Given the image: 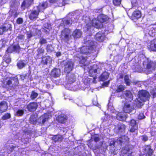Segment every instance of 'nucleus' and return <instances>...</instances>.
I'll return each instance as SVG.
<instances>
[{
    "label": "nucleus",
    "mask_w": 156,
    "mask_h": 156,
    "mask_svg": "<svg viewBox=\"0 0 156 156\" xmlns=\"http://www.w3.org/2000/svg\"><path fill=\"white\" fill-rule=\"evenodd\" d=\"M108 19V17L106 15H101L98 17V20L94 19L92 20V23H88L86 25L87 30H88L92 26L97 28H101L103 27L102 23L106 22Z\"/></svg>",
    "instance_id": "obj_1"
},
{
    "label": "nucleus",
    "mask_w": 156,
    "mask_h": 156,
    "mask_svg": "<svg viewBox=\"0 0 156 156\" xmlns=\"http://www.w3.org/2000/svg\"><path fill=\"white\" fill-rule=\"evenodd\" d=\"M2 83L5 88L9 87L10 89H15L18 87L19 81L17 76L9 78L7 77L3 79Z\"/></svg>",
    "instance_id": "obj_2"
},
{
    "label": "nucleus",
    "mask_w": 156,
    "mask_h": 156,
    "mask_svg": "<svg viewBox=\"0 0 156 156\" xmlns=\"http://www.w3.org/2000/svg\"><path fill=\"white\" fill-rule=\"evenodd\" d=\"M48 5L46 2H44L40 3L38 6H37L36 9H34L30 11L29 15L30 20H34L36 19L38 16L39 12L46 8Z\"/></svg>",
    "instance_id": "obj_3"
},
{
    "label": "nucleus",
    "mask_w": 156,
    "mask_h": 156,
    "mask_svg": "<svg viewBox=\"0 0 156 156\" xmlns=\"http://www.w3.org/2000/svg\"><path fill=\"white\" fill-rule=\"evenodd\" d=\"M88 46H83L80 48V51L81 53L88 54L93 53L96 51V46L92 42Z\"/></svg>",
    "instance_id": "obj_4"
},
{
    "label": "nucleus",
    "mask_w": 156,
    "mask_h": 156,
    "mask_svg": "<svg viewBox=\"0 0 156 156\" xmlns=\"http://www.w3.org/2000/svg\"><path fill=\"white\" fill-rule=\"evenodd\" d=\"M129 125L130 126L129 131L132 133H135L133 134L134 136H137L138 134V125L136 121L133 119H131L129 122Z\"/></svg>",
    "instance_id": "obj_5"
},
{
    "label": "nucleus",
    "mask_w": 156,
    "mask_h": 156,
    "mask_svg": "<svg viewBox=\"0 0 156 156\" xmlns=\"http://www.w3.org/2000/svg\"><path fill=\"white\" fill-rule=\"evenodd\" d=\"M74 64L70 60H67L64 64V72L69 73L73 69Z\"/></svg>",
    "instance_id": "obj_6"
},
{
    "label": "nucleus",
    "mask_w": 156,
    "mask_h": 156,
    "mask_svg": "<svg viewBox=\"0 0 156 156\" xmlns=\"http://www.w3.org/2000/svg\"><path fill=\"white\" fill-rule=\"evenodd\" d=\"M133 108V104L130 101L129 102H126L124 103L122 108L123 111L126 113H129L131 112Z\"/></svg>",
    "instance_id": "obj_7"
},
{
    "label": "nucleus",
    "mask_w": 156,
    "mask_h": 156,
    "mask_svg": "<svg viewBox=\"0 0 156 156\" xmlns=\"http://www.w3.org/2000/svg\"><path fill=\"white\" fill-rule=\"evenodd\" d=\"M126 125L122 122H119L117 124L115 129L118 133L120 134H123L125 132L126 129Z\"/></svg>",
    "instance_id": "obj_8"
},
{
    "label": "nucleus",
    "mask_w": 156,
    "mask_h": 156,
    "mask_svg": "<svg viewBox=\"0 0 156 156\" xmlns=\"http://www.w3.org/2000/svg\"><path fill=\"white\" fill-rule=\"evenodd\" d=\"M150 96L149 92L145 90H141L139 92V98L143 101L148 100Z\"/></svg>",
    "instance_id": "obj_9"
},
{
    "label": "nucleus",
    "mask_w": 156,
    "mask_h": 156,
    "mask_svg": "<svg viewBox=\"0 0 156 156\" xmlns=\"http://www.w3.org/2000/svg\"><path fill=\"white\" fill-rule=\"evenodd\" d=\"M68 119V118L66 115L61 114L58 115L56 117V120L59 123L65 124L67 122Z\"/></svg>",
    "instance_id": "obj_10"
},
{
    "label": "nucleus",
    "mask_w": 156,
    "mask_h": 156,
    "mask_svg": "<svg viewBox=\"0 0 156 156\" xmlns=\"http://www.w3.org/2000/svg\"><path fill=\"white\" fill-rule=\"evenodd\" d=\"M38 106L37 103L34 102H31L27 105V108L29 112H34L37 109Z\"/></svg>",
    "instance_id": "obj_11"
},
{
    "label": "nucleus",
    "mask_w": 156,
    "mask_h": 156,
    "mask_svg": "<svg viewBox=\"0 0 156 156\" xmlns=\"http://www.w3.org/2000/svg\"><path fill=\"white\" fill-rule=\"evenodd\" d=\"M70 33L71 30L69 29L65 28L62 31L60 38L62 39L68 38Z\"/></svg>",
    "instance_id": "obj_12"
},
{
    "label": "nucleus",
    "mask_w": 156,
    "mask_h": 156,
    "mask_svg": "<svg viewBox=\"0 0 156 156\" xmlns=\"http://www.w3.org/2000/svg\"><path fill=\"white\" fill-rule=\"evenodd\" d=\"M8 108V103L6 101H3L0 102V113L5 112Z\"/></svg>",
    "instance_id": "obj_13"
},
{
    "label": "nucleus",
    "mask_w": 156,
    "mask_h": 156,
    "mask_svg": "<svg viewBox=\"0 0 156 156\" xmlns=\"http://www.w3.org/2000/svg\"><path fill=\"white\" fill-rule=\"evenodd\" d=\"M60 73V69L54 68L51 71L50 75L51 76L56 78L59 76Z\"/></svg>",
    "instance_id": "obj_14"
},
{
    "label": "nucleus",
    "mask_w": 156,
    "mask_h": 156,
    "mask_svg": "<svg viewBox=\"0 0 156 156\" xmlns=\"http://www.w3.org/2000/svg\"><path fill=\"white\" fill-rule=\"evenodd\" d=\"M147 47L150 51H156V40H152L148 43Z\"/></svg>",
    "instance_id": "obj_15"
},
{
    "label": "nucleus",
    "mask_w": 156,
    "mask_h": 156,
    "mask_svg": "<svg viewBox=\"0 0 156 156\" xmlns=\"http://www.w3.org/2000/svg\"><path fill=\"white\" fill-rule=\"evenodd\" d=\"M63 137L60 135H54L51 137V140L55 143L56 142L61 143L63 140Z\"/></svg>",
    "instance_id": "obj_16"
},
{
    "label": "nucleus",
    "mask_w": 156,
    "mask_h": 156,
    "mask_svg": "<svg viewBox=\"0 0 156 156\" xmlns=\"http://www.w3.org/2000/svg\"><path fill=\"white\" fill-rule=\"evenodd\" d=\"M130 148L128 146L123 147L121 151V154L122 156H129V152Z\"/></svg>",
    "instance_id": "obj_17"
},
{
    "label": "nucleus",
    "mask_w": 156,
    "mask_h": 156,
    "mask_svg": "<svg viewBox=\"0 0 156 156\" xmlns=\"http://www.w3.org/2000/svg\"><path fill=\"white\" fill-rule=\"evenodd\" d=\"M51 61V58L50 56H43L41 58V63L43 65H47L48 62Z\"/></svg>",
    "instance_id": "obj_18"
},
{
    "label": "nucleus",
    "mask_w": 156,
    "mask_h": 156,
    "mask_svg": "<svg viewBox=\"0 0 156 156\" xmlns=\"http://www.w3.org/2000/svg\"><path fill=\"white\" fill-rule=\"evenodd\" d=\"M11 25L7 24L4 26L0 27V34H2L4 32L11 30Z\"/></svg>",
    "instance_id": "obj_19"
},
{
    "label": "nucleus",
    "mask_w": 156,
    "mask_h": 156,
    "mask_svg": "<svg viewBox=\"0 0 156 156\" xmlns=\"http://www.w3.org/2000/svg\"><path fill=\"white\" fill-rule=\"evenodd\" d=\"M34 0H25L22 3L21 7L22 9H24L26 8L29 7L32 3Z\"/></svg>",
    "instance_id": "obj_20"
},
{
    "label": "nucleus",
    "mask_w": 156,
    "mask_h": 156,
    "mask_svg": "<svg viewBox=\"0 0 156 156\" xmlns=\"http://www.w3.org/2000/svg\"><path fill=\"white\" fill-rule=\"evenodd\" d=\"M144 151L147 152L148 156H152L154 153L153 151L151 148V146L149 145L146 146L144 149Z\"/></svg>",
    "instance_id": "obj_21"
},
{
    "label": "nucleus",
    "mask_w": 156,
    "mask_h": 156,
    "mask_svg": "<svg viewBox=\"0 0 156 156\" xmlns=\"http://www.w3.org/2000/svg\"><path fill=\"white\" fill-rule=\"evenodd\" d=\"M82 35V32L79 30L76 29L73 32L72 36L74 38H80Z\"/></svg>",
    "instance_id": "obj_22"
},
{
    "label": "nucleus",
    "mask_w": 156,
    "mask_h": 156,
    "mask_svg": "<svg viewBox=\"0 0 156 156\" xmlns=\"http://www.w3.org/2000/svg\"><path fill=\"white\" fill-rule=\"evenodd\" d=\"M67 80L68 82L69 83L71 84L74 83L76 80V76L74 74H71L69 76L67 77Z\"/></svg>",
    "instance_id": "obj_23"
},
{
    "label": "nucleus",
    "mask_w": 156,
    "mask_h": 156,
    "mask_svg": "<svg viewBox=\"0 0 156 156\" xmlns=\"http://www.w3.org/2000/svg\"><path fill=\"white\" fill-rule=\"evenodd\" d=\"M23 60L19 61L17 63V66L20 69H22L26 65V63L24 62Z\"/></svg>",
    "instance_id": "obj_24"
},
{
    "label": "nucleus",
    "mask_w": 156,
    "mask_h": 156,
    "mask_svg": "<svg viewBox=\"0 0 156 156\" xmlns=\"http://www.w3.org/2000/svg\"><path fill=\"white\" fill-rule=\"evenodd\" d=\"M12 46L14 52L17 53H19L20 48L18 43L16 44L13 43L12 44Z\"/></svg>",
    "instance_id": "obj_25"
},
{
    "label": "nucleus",
    "mask_w": 156,
    "mask_h": 156,
    "mask_svg": "<svg viewBox=\"0 0 156 156\" xmlns=\"http://www.w3.org/2000/svg\"><path fill=\"white\" fill-rule=\"evenodd\" d=\"M119 140L121 144L125 142L127 143L129 141V138L127 136L124 135L120 137Z\"/></svg>",
    "instance_id": "obj_26"
},
{
    "label": "nucleus",
    "mask_w": 156,
    "mask_h": 156,
    "mask_svg": "<svg viewBox=\"0 0 156 156\" xmlns=\"http://www.w3.org/2000/svg\"><path fill=\"white\" fill-rule=\"evenodd\" d=\"M87 57L82 56L79 58V63L82 65V66H85L86 65V62L87 61Z\"/></svg>",
    "instance_id": "obj_27"
},
{
    "label": "nucleus",
    "mask_w": 156,
    "mask_h": 156,
    "mask_svg": "<svg viewBox=\"0 0 156 156\" xmlns=\"http://www.w3.org/2000/svg\"><path fill=\"white\" fill-rule=\"evenodd\" d=\"M109 76V74L107 72H103L101 75V80L104 81L107 80Z\"/></svg>",
    "instance_id": "obj_28"
},
{
    "label": "nucleus",
    "mask_w": 156,
    "mask_h": 156,
    "mask_svg": "<svg viewBox=\"0 0 156 156\" xmlns=\"http://www.w3.org/2000/svg\"><path fill=\"white\" fill-rule=\"evenodd\" d=\"M141 13L139 11H134L132 14V17L135 19H138L141 17Z\"/></svg>",
    "instance_id": "obj_29"
},
{
    "label": "nucleus",
    "mask_w": 156,
    "mask_h": 156,
    "mask_svg": "<svg viewBox=\"0 0 156 156\" xmlns=\"http://www.w3.org/2000/svg\"><path fill=\"white\" fill-rule=\"evenodd\" d=\"M125 89V87L124 86L120 85L118 86L115 90V92L116 93H119L120 92H123Z\"/></svg>",
    "instance_id": "obj_30"
},
{
    "label": "nucleus",
    "mask_w": 156,
    "mask_h": 156,
    "mask_svg": "<svg viewBox=\"0 0 156 156\" xmlns=\"http://www.w3.org/2000/svg\"><path fill=\"white\" fill-rule=\"evenodd\" d=\"M116 118L119 121H124L126 120V117L121 114H118L117 115Z\"/></svg>",
    "instance_id": "obj_31"
},
{
    "label": "nucleus",
    "mask_w": 156,
    "mask_h": 156,
    "mask_svg": "<svg viewBox=\"0 0 156 156\" xmlns=\"http://www.w3.org/2000/svg\"><path fill=\"white\" fill-rule=\"evenodd\" d=\"M124 82L126 85L129 86L130 84V81L128 75H126L124 76Z\"/></svg>",
    "instance_id": "obj_32"
},
{
    "label": "nucleus",
    "mask_w": 156,
    "mask_h": 156,
    "mask_svg": "<svg viewBox=\"0 0 156 156\" xmlns=\"http://www.w3.org/2000/svg\"><path fill=\"white\" fill-rule=\"evenodd\" d=\"M125 95L128 98L133 100V95L129 90H126L125 91Z\"/></svg>",
    "instance_id": "obj_33"
},
{
    "label": "nucleus",
    "mask_w": 156,
    "mask_h": 156,
    "mask_svg": "<svg viewBox=\"0 0 156 156\" xmlns=\"http://www.w3.org/2000/svg\"><path fill=\"white\" fill-rule=\"evenodd\" d=\"M38 95V94L37 93L35 92L33 90L31 92L30 98L31 99L34 100L37 98Z\"/></svg>",
    "instance_id": "obj_34"
},
{
    "label": "nucleus",
    "mask_w": 156,
    "mask_h": 156,
    "mask_svg": "<svg viewBox=\"0 0 156 156\" xmlns=\"http://www.w3.org/2000/svg\"><path fill=\"white\" fill-rule=\"evenodd\" d=\"M24 113L23 110L18 109L16 112V115L17 116L20 117L23 116Z\"/></svg>",
    "instance_id": "obj_35"
},
{
    "label": "nucleus",
    "mask_w": 156,
    "mask_h": 156,
    "mask_svg": "<svg viewBox=\"0 0 156 156\" xmlns=\"http://www.w3.org/2000/svg\"><path fill=\"white\" fill-rule=\"evenodd\" d=\"M4 60L7 63H9L11 62V58L9 56H8L6 55H4Z\"/></svg>",
    "instance_id": "obj_36"
},
{
    "label": "nucleus",
    "mask_w": 156,
    "mask_h": 156,
    "mask_svg": "<svg viewBox=\"0 0 156 156\" xmlns=\"http://www.w3.org/2000/svg\"><path fill=\"white\" fill-rule=\"evenodd\" d=\"M37 51V55H43L45 52L44 49L41 48H38Z\"/></svg>",
    "instance_id": "obj_37"
},
{
    "label": "nucleus",
    "mask_w": 156,
    "mask_h": 156,
    "mask_svg": "<svg viewBox=\"0 0 156 156\" xmlns=\"http://www.w3.org/2000/svg\"><path fill=\"white\" fill-rule=\"evenodd\" d=\"M11 117V116L10 114L7 113L2 116V119L3 120H5L10 118Z\"/></svg>",
    "instance_id": "obj_38"
},
{
    "label": "nucleus",
    "mask_w": 156,
    "mask_h": 156,
    "mask_svg": "<svg viewBox=\"0 0 156 156\" xmlns=\"http://www.w3.org/2000/svg\"><path fill=\"white\" fill-rule=\"evenodd\" d=\"M53 47L51 44H48L47 45V47H46V49L47 51L48 52H52L53 50Z\"/></svg>",
    "instance_id": "obj_39"
},
{
    "label": "nucleus",
    "mask_w": 156,
    "mask_h": 156,
    "mask_svg": "<svg viewBox=\"0 0 156 156\" xmlns=\"http://www.w3.org/2000/svg\"><path fill=\"white\" fill-rule=\"evenodd\" d=\"M42 118V122L44 124L45 122L48 119V116L46 114H44L41 117Z\"/></svg>",
    "instance_id": "obj_40"
},
{
    "label": "nucleus",
    "mask_w": 156,
    "mask_h": 156,
    "mask_svg": "<svg viewBox=\"0 0 156 156\" xmlns=\"http://www.w3.org/2000/svg\"><path fill=\"white\" fill-rule=\"evenodd\" d=\"M104 35L101 33H97L95 36L96 39H101L104 38Z\"/></svg>",
    "instance_id": "obj_41"
},
{
    "label": "nucleus",
    "mask_w": 156,
    "mask_h": 156,
    "mask_svg": "<svg viewBox=\"0 0 156 156\" xmlns=\"http://www.w3.org/2000/svg\"><path fill=\"white\" fill-rule=\"evenodd\" d=\"M12 44L9 46L6 50V52L7 53H12L14 52Z\"/></svg>",
    "instance_id": "obj_42"
},
{
    "label": "nucleus",
    "mask_w": 156,
    "mask_h": 156,
    "mask_svg": "<svg viewBox=\"0 0 156 156\" xmlns=\"http://www.w3.org/2000/svg\"><path fill=\"white\" fill-rule=\"evenodd\" d=\"M121 0H113V2L115 6H119L121 4Z\"/></svg>",
    "instance_id": "obj_43"
},
{
    "label": "nucleus",
    "mask_w": 156,
    "mask_h": 156,
    "mask_svg": "<svg viewBox=\"0 0 156 156\" xmlns=\"http://www.w3.org/2000/svg\"><path fill=\"white\" fill-rule=\"evenodd\" d=\"M145 116H144V114L142 113H140L138 116V118L139 119H142L145 118Z\"/></svg>",
    "instance_id": "obj_44"
},
{
    "label": "nucleus",
    "mask_w": 156,
    "mask_h": 156,
    "mask_svg": "<svg viewBox=\"0 0 156 156\" xmlns=\"http://www.w3.org/2000/svg\"><path fill=\"white\" fill-rule=\"evenodd\" d=\"M153 62H150L148 63L146 65V68L148 69H151L152 66Z\"/></svg>",
    "instance_id": "obj_45"
},
{
    "label": "nucleus",
    "mask_w": 156,
    "mask_h": 156,
    "mask_svg": "<svg viewBox=\"0 0 156 156\" xmlns=\"http://www.w3.org/2000/svg\"><path fill=\"white\" fill-rule=\"evenodd\" d=\"M142 140L144 142H146L148 140V137L146 135H144L142 136Z\"/></svg>",
    "instance_id": "obj_46"
},
{
    "label": "nucleus",
    "mask_w": 156,
    "mask_h": 156,
    "mask_svg": "<svg viewBox=\"0 0 156 156\" xmlns=\"http://www.w3.org/2000/svg\"><path fill=\"white\" fill-rule=\"evenodd\" d=\"M23 19L21 18H18L16 20V23L17 24H20L23 23Z\"/></svg>",
    "instance_id": "obj_47"
},
{
    "label": "nucleus",
    "mask_w": 156,
    "mask_h": 156,
    "mask_svg": "<svg viewBox=\"0 0 156 156\" xmlns=\"http://www.w3.org/2000/svg\"><path fill=\"white\" fill-rule=\"evenodd\" d=\"M51 25L48 23H46L44 25V27L47 29H49L51 28Z\"/></svg>",
    "instance_id": "obj_48"
},
{
    "label": "nucleus",
    "mask_w": 156,
    "mask_h": 156,
    "mask_svg": "<svg viewBox=\"0 0 156 156\" xmlns=\"http://www.w3.org/2000/svg\"><path fill=\"white\" fill-rule=\"evenodd\" d=\"M40 43L41 44H46L47 43L46 40H41Z\"/></svg>",
    "instance_id": "obj_49"
},
{
    "label": "nucleus",
    "mask_w": 156,
    "mask_h": 156,
    "mask_svg": "<svg viewBox=\"0 0 156 156\" xmlns=\"http://www.w3.org/2000/svg\"><path fill=\"white\" fill-rule=\"evenodd\" d=\"M119 77L118 78V80L122 79L123 78V74L122 73H120L119 74Z\"/></svg>",
    "instance_id": "obj_50"
},
{
    "label": "nucleus",
    "mask_w": 156,
    "mask_h": 156,
    "mask_svg": "<svg viewBox=\"0 0 156 156\" xmlns=\"http://www.w3.org/2000/svg\"><path fill=\"white\" fill-rule=\"evenodd\" d=\"M100 140L99 138L98 137H95L94 138V140L96 142H97L98 141H99Z\"/></svg>",
    "instance_id": "obj_51"
},
{
    "label": "nucleus",
    "mask_w": 156,
    "mask_h": 156,
    "mask_svg": "<svg viewBox=\"0 0 156 156\" xmlns=\"http://www.w3.org/2000/svg\"><path fill=\"white\" fill-rule=\"evenodd\" d=\"M27 35L29 38H30L32 36L31 33L30 32H27Z\"/></svg>",
    "instance_id": "obj_52"
},
{
    "label": "nucleus",
    "mask_w": 156,
    "mask_h": 156,
    "mask_svg": "<svg viewBox=\"0 0 156 156\" xmlns=\"http://www.w3.org/2000/svg\"><path fill=\"white\" fill-rule=\"evenodd\" d=\"M19 39H22L24 38V36L23 35L21 34L17 37Z\"/></svg>",
    "instance_id": "obj_53"
},
{
    "label": "nucleus",
    "mask_w": 156,
    "mask_h": 156,
    "mask_svg": "<svg viewBox=\"0 0 156 156\" xmlns=\"http://www.w3.org/2000/svg\"><path fill=\"white\" fill-rule=\"evenodd\" d=\"M70 23V22L69 20H66L65 21V24L67 25H69Z\"/></svg>",
    "instance_id": "obj_54"
},
{
    "label": "nucleus",
    "mask_w": 156,
    "mask_h": 156,
    "mask_svg": "<svg viewBox=\"0 0 156 156\" xmlns=\"http://www.w3.org/2000/svg\"><path fill=\"white\" fill-rule=\"evenodd\" d=\"M56 0H49V2L51 3H55L56 2Z\"/></svg>",
    "instance_id": "obj_55"
},
{
    "label": "nucleus",
    "mask_w": 156,
    "mask_h": 156,
    "mask_svg": "<svg viewBox=\"0 0 156 156\" xmlns=\"http://www.w3.org/2000/svg\"><path fill=\"white\" fill-rule=\"evenodd\" d=\"M98 69H94L93 70V72L94 73H97V71H98Z\"/></svg>",
    "instance_id": "obj_56"
},
{
    "label": "nucleus",
    "mask_w": 156,
    "mask_h": 156,
    "mask_svg": "<svg viewBox=\"0 0 156 156\" xmlns=\"http://www.w3.org/2000/svg\"><path fill=\"white\" fill-rule=\"evenodd\" d=\"M57 56H60L61 55V53L60 52H58L56 53Z\"/></svg>",
    "instance_id": "obj_57"
},
{
    "label": "nucleus",
    "mask_w": 156,
    "mask_h": 156,
    "mask_svg": "<svg viewBox=\"0 0 156 156\" xmlns=\"http://www.w3.org/2000/svg\"><path fill=\"white\" fill-rule=\"evenodd\" d=\"M42 31L44 32H48V31L44 29H41Z\"/></svg>",
    "instance_id": "obj_58"
},
{
    "label": "nucleus",
    "mask_w": 156,
    "mask_h": 156,
    "mask_svg": "<svg viewBox=\"0 0 156 156\" xmlns=\"http://www.w3.org/2000/svg\"><path fill=\"white\" fill-rule=\"evenodd\" d=\"M115 143V142L114 141H112V143H110V145H114Z\"/></svg>",
    "instance_id": "obj_59"
},
{
    "label": "nucleus",
    "mask_w": 156,
    "mask_h": 156,
    "mask_svg": "<svg viewBox=\"0 0 156 156\" xmlns=\"http://www.w3.org/2000/svg\"><path fill=\"white\" fill-rule=\"evenodd\" d=\"M50 85L49 84H47L46 85V87L47 88H48L50 87Z\"/></svg>",
    "instance_id": "obj_60"
},
{
    "label": "nucleus",
    "mask_w": 156,
    "mask_h": 156,
    "mask_svg": "<svg viewBox=\"0 0 156 156\" xmlns=\"http://www.w3.org/2000/svg\"><path fill=\"white\" fill-rule=\"evenodd\" d=\"M87 81L89 80V81H90V79H89V78H87Z\"/></svg>",
    "instance_id": "obj_61"
},
{
    "label": "nucleus",
    "mask_w": 156,
    "mask_h": 156,
    "mask_svg": "<svg viewBox=\"0 0 156 156\" xmlns=\"http://www.w3.org/2000/svg\"><path fill=\"white\" fill-rule=\"evenodd\" d=\"M3 0H0V3L2 2Z\"/></svg>",
    "instance_id": "obj_62"
},
{
    "label": "nucleus",
    "mask_w": 156,
    "mask_h": 156,
    "mask_svg": "<svg viewBox=\"0 0 156 156\" xmlns=\"http://www.w3.org/2000/svg\"><path fill=\"white\" fill-rule=\"evenodd\" d=\"M95 79V77H94V79Z\"/></svg>",
    "instance_id": "obj_63"
}]
</instances>
